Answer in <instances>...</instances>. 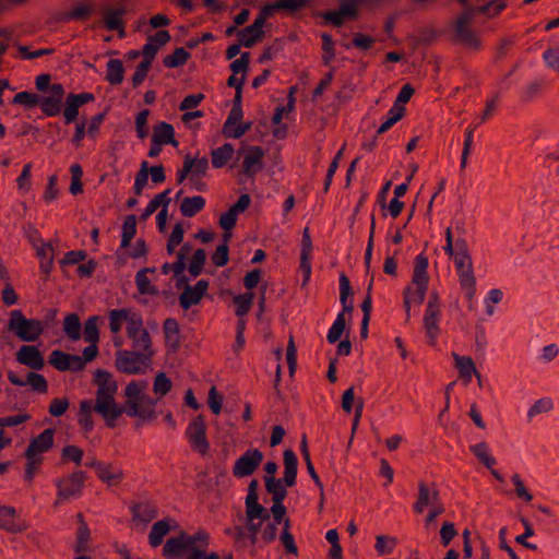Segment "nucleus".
Segmentation results:
<instances>
[{"mask_svg": "<svg viewBox=\"0 0 559 559\" xmlns=\"http://www.w3.org/2000/svg\"><path fill=\"white\" fill-rule=\"evenodd\" d=\"M94 384L97 386L95 401L84 400L80 402L78 423L88 432L94 428L93 412L98 414L109 428H115L116 412L114 408V395L117 394L118 384L112 374L106 370L97 369L94 372Z\"/></svg>", "mask_w": 559, "mask_h": 559, "instance_id": "1", "label": "nucleus"}, {"mask_svg": "<svg viewBox=\"0 0 559 559\" xmlns=\"http://www.w3.org/2000/svg\"><path fill=\"white\" fill-rule=\"evenodd\" d=\"M147 382L144 380H133L124 389L123 397L124 402L122 405L116 402V395H114V408L116 412L115 423L127 414L129 417H135L141 421H152L156 418V401L146 394Z\"/></svg>", "mask_w": 559, "mask_h": 559, "instance_id": "2", "label": "nucleus"}, {"mask_svg": "<svg viewBox=\"0 0 559 559\" xmlns=\"http://www.w3.org/2000/svg\"><path fill=\"white\" fill-rule=\"evenodd\" d=\"M428 259L424 254H419L415 259L413 285L416 289L413 290L408 287L404 293V307L407 317H409L411 306L421 305L425 300L426 292L428 288L429 277L427 274Z\"/></svg>", "mask_w": 559, "mask_h": 559, "instance_id": "3", "label": "nucleus"}, {"mask_svg": "<svg viewBox=\"0 0 559 559\" xmlns=\"http://www.w3.org/2000/svg\"><path fill=\"white\" fill-rule=\"evenodd\" d=\"M473 11L463 10L453 22L452 40L467 49L477 50L480 47V40L472 28L474 22Z\"/></svg>", "mask_w": 559, "mask_h": 559, "instance_id": "4", "label": "nucleus"}, {"mask_svg": "<svg viewBox=\"0 0 559 559\" xmlns=\"http://www.w3.org/2000/svg\"><path fill=\"white\" fill-rule=\"evenodd\" d=\"M155 353H143L140 350H118L116 353V368L127 374H139L145 372L152 364Z\"/></svg>", "mask_w": 559, "mask_h": 559, "instance_id": "5", "label": "nucleus"}, {"mask_svg": "<svg viewBox=\"0 0 559 559\" xmlns=\"http://www.w3.org/2000/svg\"><path fill=\"white\" fill-rule=\"evenodd\" d=\"M126 332L127 336L132 342V349L143 353H155L152 346L151 335L144 328L143 319L139 313L131 314Z\"/></svg>", "mask_w": 559, "mask_h": 559, "instance_id": "6", "label": "nucleus"}, {"mask_svg": "<svg viewBox=\"0 0 559 559\" xmlns=\"http://www.w3.org/2000/svg\"><path fill=\"white\" fill-rule=\"evenodd\" d=\"M186 435L194 451L201 455L209 453L210 443L206 438V425L202 415L193 417L187 427Z\"/></svg>", "mask_w": 559, "mask_h": 559, "instance_id": "7", "label": "nucleus"}, {"mask_svg": "<svg viewBox=\"0 0 559 559\" xmlns=\"http://www.w3.org/2000/svg\"><path fill=\"white\" fill-rule=\"evenodd\" d=\"M7 329L21 341H35V320L26 319L21 310L11 311Z\"/></svg>", "mask_w": 559, "mask_h": 559, "instance_id": "8", "label": "nucleus"}, {"mask_svg": "<svg viewBox=\"0 0 559 559\" xmlns=\"http://www.w3.org/2000/svg\"><path fill=\"white\" fill-rule=\"evenodd\" d=\"M63 97L64 88L62 84H52L50 91L37 96V105L46 116L53 117L61 112Z\"/></svg>", "mask_w": 559, "mask_h": 559, "instance_id": "9", "label": "nucleus"}, {"mask_svg": "<svg viewBox=\"0 0 559 559\" xmlns=\"http://www.w3.org/2000/svg\"><path fill=\"white\" fill-rule=\"evenodd\" d=\"M263 453L259 449L247 450L236 460L233 467V475L236 478L251 476L263 461Z\"/></svg>", "mask_w": 559, "mask_h": 559, "instance_id": "10", "label": "nucleus"}, {"mask_svg": "<svg viewBox=\"0 0 559 559\" xmlns=\"http://www.w3.org/2000/svg\"><path fill=\"white\" fill-rule=\"evenodd\" d=\"M86 474L83 471H76L69 476L62 477L58 480V499H69L79 496L82 491Z\"/></svg>", "mask_w": 559, "mask_h": 559, "instance_id": "11", "label": "nucleus"}, {"mask_svg": "<svg viewBox=\"0 0 559 559\" xmlns=\"http://www.w3.org/2000/svg\"><path fill=\"white\" fill-rule=\"evenodd\" d=\"M259 483L257 479H252L248 486V493L246 497V518L247 521L261 519L266 521L270 518L267 510L259 503L258 497Z\"/></svg>", "mask_w": 559, "mask_h": 559, "instance_id": "12", "label": "nucleus"}, {"mask_svg": "<svg viewBox=\"0 0 559 559\" xmlns=\"http://www.w3.org/2000/svg\"><path fill=\"white\" fill-rule=\"evenodd\" d=\"M49 364L58 371H82L84 369V360L81 356L71 355L62 350H52L49 356Z\"/></svg>", "mask_w": 559, "mask_h": 559, "instance_id": "13", "label": "nucleus"}, {"mask_svg": "<svg viewBox=\"0 0 559 559\" xmlns=\"http://www.w3.org/2000/svg\"><path fill=\"white\" fill-rule=\"evenodd\" d=\"M209 281L200 280L195 285L186 284L179 296V305L182 309L188 310L190 307L200 304L209 288Z\"/></svg>", "mask_w": 559, "mask_h": 559, "instance_id": "14", "label": "nucleus"}, {"mask_svg": "<svg viewBox=\"0 0 559 559\" xmlns=\"http://www.w3.org/2000/svg\"><path fill=\"white\" fill-rule=\"evenodd\" d=\"M250 202L249 194H241L237 202L221 215L219 226L226 231L231 230L236 226L238 214L245 212L249 207Z\"/></svg>", "mask_w": 559, "mask_h": 559, "instance_id": "15", "label": "nucleus"}, {"mask_svg": "<svg viewBox=\"0 0 559 559\" xmlns=\"http://www.w3.org/2000/svg\"><path fill=\"white\" fill-rule=\"evenodd\" d=\"M440 500L439 489L435 484L431 488L425 483L418 484V497L414 503V510L416 513H423L428 506L437 504Z\"/></svg>", "mask_w": 559, "mask_h": 559, "instance_id": "16", "label": "nucleus"}, {"mask_svg": "<svg viewBox=\"0 0 559 559\" xmlns=\"http://www.w3.org/2000/svg\"><path fill=\"white\" fill-rule=\"evenodd\" d=\"M183 551L190 552L188 534L183 531L176 537L167 539L163 548V556L166 559H179Z\"/></svg>", "mask_w": 559, "mask_h": 559, "instance_id": "17", "label": "nucleus"}, {"mask_svg": "<svg viewBox=\"0 0 559 559\" xmlns=\"http://www.w3.org/2000/svg\"><path fill=\"white\" fill-rule=\"evenodd\" d=\"M264 152L260 146H250L243 157L242 174L251 178L263 167Z\"/></svg>", "mask_w": 559, "mask_h": 559, "instance_id": "18", "label": "nucleus"}, {"mask_svg": "<svg viewBox=\"0 0 559 559\" xmlns=\"http://www.w3.org/2000/svg\"><path fill=\"white\" fill-rule=\"evenodd\" d=\"M178 524L173 518H164L155 522L148 534V542L152 547H157L163 543L164 537L171 531L176 530Z\"/></svg>", "mask_w": 559, "mask_h": 559, "instance_id": "19", "label": "nucleus"}, {"mask_svg": "<svg viewBox=\"0 0 559 559\" xmlns=\"http://www.w3.org/2000/svg\"><path fill=\"white\" fill-rule=\"evenodd\" d=\"M300 449H301V453H302V456H304V460H305V463L307 466V471L320 491L319 511L321 512L323 509V504H324V488H323V484H322L319 475L317 474V472L313 467V464L311 462L306 436H302V438H301Z\"/></svg>", "mask_w": 559, "mask_h": 559, "instance_id": "20", "label": "nucleus"}, {"mask_svg": "<svg viewBox=\"0 0 559 559\" xmlns=\"http://www.w3.org/2000/svg\"><path fill=\"white\" fill-rule=\"evenodd\" d=\"M126 13L124 8H108L104 12V22L109 31H117L119 37L124 36V23L121 16Z\"/></svg>", "mask_w": 559, "mask_h": 559, "instance_id": "21", "label": "nucleus"}, {"mask_svg": "<svg viewBox=\"0 0 559 559\" xmlns=\"http://www.w3.org/2000/svg\"><path fill=\"white\" fill-rule=\"evenodd\" d=\"M312 251V241L310 237L309 227H305L302 231L301 240V253H300V269L305 274V282H307L311 274L310 255Z\"/></svg>", "mask_w": 559, "mask_h": 559, "instance_id": "22", "label": "nucleus"}, {"mask_svg": "<svg viewBox=\"0 0 559 559\" xmlns=\"http://www.w3.org/2000/svg\"><path fill=\"white\" fill-rule=\"evenodd\" d=\"M284 459V477L282 481L287 487H293L296 484L297 478V457L293 450L287 449L283 454Z\"/></svg>", "mask_w": 559, "mask_h": 559, "instance_id": "23", "label": "nucleus"}, {"mask_svg": "<svg viewBox=\"0 0 559 559\" xmlns=\"http://www.w3.org/2000/svg\"><path fill=\"white\" fill-rule=\"evenodd\" d=\"M37 258L39 259L44 281H47L55 260V249L51 242L43 243L40 249H37Z\"/></svg>", "mask_w": 559, "mask_h": 559, "instance_id": "24", "label": "nucleus"}, {"mask_svg": "<svg viewBox=\"0 0 559 559\" xmlns=\"http://www.w3.org/2000/svg\"><path fill=\"white\" fill-rule=\"evenodd\" d=\"M152 139L154 142L160 144H171L178 146V141L175 139V130L170 123L159 122L154 127Z\"/></svg>", "mask_w": 559, "mask_h": 559, "instance_id": "25", "label": "nucleus"}, {"mask_svg": "<svg viewBox=\"0 0 559 559\" xmlns=\"http://www.w3.org/2000/svg\"><path fill=\"white\" fill-rule=\"evenodd\" d=\"M507 7L506 0H488L484 4L478 7H466L464 10L473 11V17L477 14H485L488 17L497 16Z\"/></svg>", "mask_w": 559, "mask_h": 559, "instance_id": "26", "label": "nucleus"}, {"mask_svg": "<svg viewBox=\"0 0 559 559\" xmlns=\"http://www.w3.org/2000/svg\"><path fill=\"white\" fill-rule=\"evenodd\" d=\"M158 515L157 508L150 502L136 503L132 507L133 521L147 524Z\"/></svg>", "mask_w": 559, "mask_h": 559, "instance_id": "27", "label": "nucleus"}, {"mask_svg": "<svg viewBox=\"0 0 559 559\" xmlns=\"http://www.w3.org/2000/svg\"><path fill=\"white\" fill-rule=\"evenodd\" d=\"M164 335L166 344L174 350H177L180 346V330L176 319L168 318L163 324Z\"/></svg>", "mask_w": 559, "mask_h": 559, "instance_id": "28", "label": "nucleus"}, {"mask_svg": "<svg viewBox=\"0 0 559 559\" xmlns=\"http://www.w3.org/2000/svg\"><path fill=\"white\" fill-rule=\"evenodd\" d=\"M453 357L455 359V365L459 369L460 376L465 379L466 382L471 381L473 373H475L479 379V373L477 372L474 361L471 357L460 356L455 353H453Z\"/></svg>", "mask_w": 559, "mask_h": 559, "instance_id": "29", "label": "nucleus"}, {"mask_svg": "<svg viewBox=\"0 0 559 559\" xmlns=\"http://www.w3.org/2000/svg\"><path fill=\"white\" fill-rule=\"evenodd\" d=\"M234 155V146L225 143L211 152L212 165L214 168L224 167Z\"/></svg>", "mask_w": 559, "mask_h": 559, "instance_id": "30", "label": "nucleus"}, {"mask_svg": "<svg viewBox=\"0 0 559 559\" xmlns=\"http://www.w3.org/2000/svg\"><path fill=\"white\" fill-rule=\"evenodd\" d=\"M155 269H142L135 275V284L138 290L142 295H152L155 296L158 294V289L151 284L150 278L146 276L147 272H154Z\"/></svg>", "mask_w": 559, "mask_h": 559, "instance_id": "31", "label": "nucleus"}, {"mask_svg": "<svg viewBox=\"0 0 559 559\" xmlns=\"http://www.w3.org/2000/svg\"><path fill=\"white\" fill-rule=\"evenodd\" d=\"M124 78V68L119 59H110L107 62L106 80L111 85H119L122 83Z\"/></svg>", "mask_w": 559, "mask_h": 559, "instance_id": "32", "label": "nucleus"}, {"mask_svg": "<svg viewBox=\"0 0 559 559\" xmlns=\"http://www.w3.org/2000/svg\"><path fill=\"white\" fill-rule=\"evenodd\" d=\"M81 322L76 313L66 316L63 320V331L67 337L73 342L81 338Z\"/></svg>", "mask_w": 559, "mask_h": 559, "instance_id": "33", "label": "nucleus"}, {"mask_svg": "<svg viewBox=\"0 0 559 559\" xmlns=\"http://www.w3.org/2000/svg\"><path fill=\"white\" fill-rule=\"evenodd\" d=\"M205 205L204 198L197 195L192 198H185L180 204V212L186 217H192L203 210Z\"/></svg>", "mask_w": 559, "mask_h": 559, "instance_id": "34", "label": "nucleus"}, {"mask_svg": "<svg viewBox=\"0 0 559 559\" xmlns=\"http://www.w3.org/2000/svg\"><path fill=\"white\" fill-rule=\"evenodd\" d=\"M265 489L272 496V501L281 500L284 501L287 496V490L282 479H277L275 477L265 476L264 477Z\"/></svg>", "mask_w": 559, "mask_h": 559, "instance_id": "35", "label": "nucleus"}, {"mask_svg": "<svg viewBox=\"0 0 559 559\" xmlns=\"http://www.w3.org/2000/svg\"><path fill=\"white\" fill-rule=\"evenodd\" d=\"M340 289H341L340 300L343 306V310L341 313H343V316L345 317V313L350 314L353 312L354 307H353L352 302H347L348 297L353 295V290L350 287L349 280L344 273H342L340 275Z\"/></svg>", "mask_w": 559, "mask_h": 559, "instance_id": "36", "label": "nucleus"}, {"mask_svg": "<svg viewBox=\"0 0 559 559\" xmlns=\"http://www.w3.org/2000/svg\"><path fill=\"white\" fill-rule=\"evenodd\" d=\"M169 193L170 189H166L164 192L156 194L147 204L144 213L141 215V219L150 217L159 206L166 209L170 202Z\"/></svg>", "mask_w": 559, "mask_h": 559, "instance_id": "37", "label": "nucleus"}, {"mask_svg": "<svg viewBox=\"0 0 559 559\" xmlns=\"http://www.w3.org/2000/svg\"><path fill=\"white\" fill-rule=\"evenodd\" d=\"M439 312H435L433 308H430V310H426L425 317H424V326L426 329V333L430 340V344H435V340L439 333V326H438V318Z\"/></svg>", "mask_w": 559, "mask_h": 559, "instance_id": "38", "label": "nucleus"}, {"mask_svg": "<svg viewBox=\"0 0 559 559\" xmlns=\"http://www.w3.org/2000/svg\"><path fill=\"white\" fill-rule=\"evenodd\" d=\"M136 233V216L131 214L124 218L122 224V235H121V243L120 247L126 249L130 246L132 238Z\"/></svg>", "mask_w": 559, "mask_h": 559, "instance_id": "39", "label": "nucleus"}, {"mask_svg": "<svg viewBox=\"0 0 559 559\" xmlns=\"http://www.w3.org/2000/svg\"><path fill=\"white\" fill-rule=\"evenodd\" d=\"M133 312L129 309L111 310L109 312V329L112 333H118L121 330L122 321L129 325L130 317Z\"/></svg>", "mask_w": 559, "mask_h": 559, "instance_id": "40", "label": "nucleus"}, {"mask_svg": "<svg viewBox=\"0 0 559 559\" xmlns=\"http://www.w3.org/2000/svg\"><path fill=\"white\" fill-rule=\"evenodd\" d=\"M406 108L403 105H393L389 110V118L379 127L377 134H382L400 121L405 115Z\"/></svg>", "mask_w": 559, "mask_h": 559, "instance_id": "41", "label": "nucleus"}, {"mask_svg": "<svg viewBox=\"0 0 559 559\" xmlns=\"http://www.w3.org/2000/svg\"><path fill=\"white\" fill-rule=\"evenodd\" d=\"M15 510L12 507L0 506V527L8 532H16L21 528L14 522Z\"/></svg>", "mask_w": 559, "mask_h": 559, "instance_id": "42", "label": "nucleus"}, {"mask_svg": "<svg viewBox=\"0 0 559 559\" xmlns=\"http://www.w3.org/2000/svg\"><path fill=\"white\" fill-rule=\"evenodd\" d=\"M190 53L182 47L176 48L171 55L164 58L163 63L167 68H178L188 61Z\"/></svg>", "mask_w": 559, "mask_h": 559, "instance_id": "43", "label": "nucleus"}, {"mask_svg": "<svg viewBox=\"0 0 559 559\" xmlns=\"http://www.w3.org/2000/svg\"><path fill=\"white\" fill-rule=\"evenodd\" d=\"M456 246L459 247V250L454 257V262H455L457 271H463L465 269L473 267L472 259L468 254L465 241L457 240Z\"/></svg>", "mask_w": 559, "mask_h": 559, "instance_id": "44", "label": "nucleus"}, {"mask_svg": "<svg viewBox=\"0 0 559 559\" xmlns=\"http://www.w3.org/2000/svg\"><path fill=\"white\" fill-rule=\"evenodd\" d=\"M459 277L462 288L466 292L468 299L472 300L476 290L473 267L459 271Z\"/></svg>", "mask_w": 559, "mask_h": 559, "instance_id": "45", "label": "nucleus"}, {"mask_svg": "<svg viewBox=\"0 0 559 559\" xmlns=\"http://www.w3.org/2000/svg\"><path fill=\"white\" fill-rule=\"evenodd\" d=\"M206 261V252L204 249H197L192 255V259L188 265V272L191 276H199L204 267Z\"/></svg>", "mask_w": 559, "mask_h": 559, "instance_id": "46", "label": "nucleus"}, {"mask_svg": "<svg viewBox=\"0 0 559 559\" xmlns=\"http://www.w3.org/2000/svg\"><path fill=\"white\" fill-rule=\"evenodd\" d=\"M8 379L14 385L24 386L29 384L35 389V370L27 371L25 374L10 370L8 372Z\"/></svg>", "mask_w": 559, "mask_h": 559, "instance_id": "47", "label": "nucleus"}, {"mask_svg": "<svg viewBox=\"0 0 559 559\" xmlns=\"http://www.w3.org/2000/svg\"><path fill=\"white\" fill-rule=\"evenodd\" d=\"M253 293L240 294L234 298V302L236 305V314L238 317L241 318L249 312L253 302Z\"/></svg>", "mask_w": 559, "mask_h": 559, "instance_id": "48", "label": "nucleus"}, {"mask_svg": "<svg viewBox=\"0 0 559 559\" xmlns=\"http://www.w3.org/2000/svg\"><path fill=\"white\" fill-rule=\"evenodd\" d=\"M397 544V539L395 537H390L386 535H378L376 537V550L379 555H388L391 554Z\"/></svg>", "mask_w": 559, "mask_h": 559, "instance_id": "49", "label": "nucleus"}, {"mask_svg": "<svg viewBox=\"0 0 559 559\" xmlns=\"http://www.w3.org/2000/svg\"><path fill=\"white\" fill-rule=\"evenodd\" d=\"M16 360L35 370V345H24L16 354Z\"/></svg>", "mask_w": 559, "mask_h": 559, "instance_id": "50", "label": "nucleus"}, {"mask_svg": "<svg viewBox=\"0 0 559 559\" xmlns=\"http://www.w3.org/2000/svg\"><path fill=\"white\" fill-rule=\"evenodd\" d=\"M173 388L171 380L164 372H159L153 382V391L159 396H165Z\"/></svg>", "mask_w": 559, "mask_h": 559, "instance_id": "51", "label": "nucleus"}, {"mask_svg": "<svg viewBox=\"0 0 559 559\" xmlns=\"http://www.w3.org/2000/svg\"><path fill=\"white\" fill-rule=\"evenodd\" d=\"M32 163L24 165L21 175L16 179L20 192L27 193L32 189Z\"/></svg>", "mask_w": 559, "mask_h": 559, "instance_id": "52", "label": "nucleus"}, {"mask_svg": "<svg viewBox=\"0 0 559 559\" xmlns=\"http://www.w3.org/2000/svg\"><path fill=\"white\" fill-rule=\"evenodd\" d=\"M345 326H346V320L343 316V313H338L334 323L332 324L331 329L329 330V333H328V341L329 343L333 344L335 342H337L344 330H345Z\"/></svg>", "mask_w": 559, "mask_h": 559, "instance_id": "53", "label": "nucleus"}, {"mask_svg": "<svg viewBox=\"0 0 559 559\" xmlns=\"http://www.w3.org/2000/svg\"><path fill=\"white\" fill-rule=\"evenodd\" d=\"M70 171L71 185L69 191L71 194L76 195L83 191V186L81 181L83 176L82 167L79 164H73L70 168Z\"/></svg>", "mask_w": 559, "mask_h": 559, "instance_id": "54", "label": "nucleus"}, {"mask_svg": "<svg viewBox=\"0 0 559 559\" xmlns=\"http://www.w3.org/2000/svg\"><path fill=\"white\" fill-rule=\"evenodd\" d=\"M238 35L241 37L242 46L250 48L263 38L264 31L253 32L249 31V26H247L243 29L239 31Z\"/></svg>", "mask_w": 559, "mask_h": 559, "instance_id": "55", "label": "nucleus"}, {"mask_svg": "<svg viewBox=\"0 0 559 559\" xmlns=\"http://www.w3.org/2000/svg\"><path fill=\"white\" fill-rule=\"evenodd\" d=\"M90 528L87 525H83L82 527H78L76 532V543H75V551L76 552H85L88 549L90 542Z\"/></svg>", "mask_w": 559, "mask_h": 559, "instance_id": "56", "label": "nucleus"}, {"mask_svg": "<svg viewBox=\"0 0 559 559\" xmlns=\"http://www.w3.org/2000/svg\"><path fill=\"white\" fill-rule=\"evenodd\" d=\"M147 179H148V164H147V162L144 160V162H142L141 168L135 176L134 193L136 195L142 194L143 188L147 183Z\"/></svg>", "mask_w": 559, "mask_h": 559, "instance_id": "57", "label": "nucleus"}, {"mask_svg": "<svg viewBox=\"0 0 559 559\" xmlns=\"http://www.w3.org/2000/svg\"><path fill=\"white\" fill-rule=\"evenodd\" d=\"M61 456L63 461H72L75 465H80L83 459V451L76 445L69 444L62 449Z\"/></svg>", "mask_w": 559, "mask_h": 559, "instance_id": "58", "label": "nucleus"}, {"mask_svg": "<svg viewBox=\"0 0 559 559\" xmlns=\"http://www.w3.org/2000/svg\"><path fill=\"white\" fill-rule=\"evenodd\" d=\"M97 319V317H91L84 324V338L88 343H97L98 341Z\"/></svg>", "mask_w": 559, "mask_h": 559, "instance_id": "59", "label": "nucleus"}, {"mask_svg": "<svg viewBox=\"0 0 559 559\" xmlns=\"http://www.w3.org/2000/svg\"><path fill=\"white\" fill-rule=\"evenodd\" d=\"M150 115L148 109L141 110L135 118L136 134L140 139H144L148 134L147 117Z\"/></svg>", "mask_w": 559, "mask_h": 559, "instance_id": "60", "label": "nucleus"}, {"mask_svg": "<svg viewBox=\"0 0 559 559\" xmlns=\"http://www.w3.org/2000/svg\"><path fill=\"white\" fill-rule=\"evenodd\" d=\"M228 257H229L228 245L222 243L216 248L215 252L211 257V260L215 266L222 267L227 264Z\"/></svg>", "mask_w": 559, "mask_h": 559, "instance_id": "61", "label": "nucleus"}, {"mask_svg": "<svg viewBox=\"0 0 559 559\" xmlns=\"http://www.w3.org/2000/svg\"><path fill=\"white\" fill-rule=\"evenodd\" d=\"M544 60L547 67L559 73V47H550L544 52Z\"/></svg>", "mask_w": 559, "mask_h": 559, "instance_id": "62", "label": "nucleus"}, {"mask_svg": "<svg viewBox=\"0 0 559 559\" xmlns=\"http://www.w3.org/2000/svg\"><path fill=\"white\" fill-rule=\"evenodd\" d=\"M472 451L486 467L491 468L495 465L496 461L487 454V444L485 442L472 447Z\"/></svg>", "mask_w": 559, "mask_h": 559, "instance_id": "63", "label": "nucleus"}, {"mask_svg": "<svg viewBox=\"0 0 559 559\" xmlns=\"http://www.w3.org/2000/svg\"><path fill=\"white\" fill-rule=\"evenodd\" d=\"M69 400L67 397L53 399L50 403L48 412L53 417L62 416L69 408Z\"/></svg>", "mask_w": 559, "mask_h": 559, "instance_id": "64", "label": "nucleus"}]
</instances>
